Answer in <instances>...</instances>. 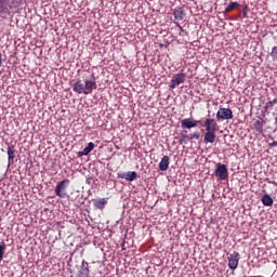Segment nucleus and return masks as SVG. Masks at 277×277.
<instances>
[{"instance_id":"nucleus-1","label":"nucleus","mask_w":277,"mask_h":277,"mask_svg":"<svg viewBox=\"0 0 277 277\" xmlns=\"http://www.w3.org/2000/svg\"><path fill=\"white\" fill-rule=\"evenodd\" d=\"M70 185V180L65 179L61 181L56 187H55V195L58 196V198H66V187Z\"/></svg>"},{"instance_id":"nucleus-2","label":"nucleus","mask_w":277,"mask_h":277,"mask_svg":"<svg viewBox=\"0 0 277 277\" xmlns=\"http://www.w3.org/2000/svg\"><path fill=\"white\" fill-rule=\"evenodd\" d=\"M214 174L220 181H226V179H228V169L226 168V164L217 163Z\"/></svg>"},{"instance_id":"nucleus-3","label":"nucleus","mask_w":277,"mask_h":277,"mask_svg":"<svg viewBox=\"0 0 277 277\" xmlns=\"http://www.w3.org/2000/svg\"><path fill=\"white\" fill-rule=\"evenodd\" d=\"M216 120H233V110L230 108L221 107L216 113Z\"/></svg>"},{"instance_id":"nucleus-4","label":"nucleus","mask_w":277,"mask_h":277,"mask_svg":"<svg viewBox=\"0 0 277 277\" xmlns=\"http://www.w3.org/2000/svg\"><path fill=\"white\" fill-rule=\"evenodd\" d=\"M186 77L187 76L184 72L175 74L171 79L169 88H171V90H174L175 88H177V85H181V83H185Z\"/></svg>"},{"instance_id":"nucleus-5","label":"nucleus","mask_w":277,"mask_h":277,"mask_svg":"<svg viewBox=\"0 0 277 277\" xmlns=\"http://www.w3.org/2000/svg\"><path fill=\"white\" fill-rule=\"evenodd\" d=\"M96 78L92 74V80H84V94H92L93 90H96Z\"/></svg>"},{"instance_id":"nucleus-6","label":"nucleus","mask_w":277,"mask_h":277,"mask_svg":"<svg viewBox=\"0 0 277 277\" xmlns=\"http://www.w3.org/2000/svg\"><path fill=\"white\" fill-rule=\"evenodd\" d=\"M205 127H206V131L208 132L217 133V131H220V127L217 126V122L215 121V119H211V118L206 119Z\"/></svg>"},{"instance_id":"nucleus-7","label":"nucleus","mask_w":277,"mask_h":277,"mask_svg":"<svg viewBox=\"0 0 277 277\" xmlns=\"http://www.w3.org/2000/svg\"><path fill=\"white\" fill-rule=\"evenodd\" d=\"M198 120H195L194 118H186L181 121V128L182 129H194L198 127Z\"/></svg>"},{"instance_id":"nucleus-8","label":"nucleus","mask_w":277,"mask_h":277,"mask_svg":"<svg viewBox=\"0 0 277 277\" xmlns=\"http://www.w3.org/2000/svg\"><path fill=\"white\" fill-rule=\"evenodd\" d=\"M239 266V252L234 251L233 254L228 258V267L229 269H235Z\"/></svg>"},{"instance_id":"nucleus-9","label":"nucleus","mask_w":277,"mask_h":277,"mask_svg":"<svg viewBox=\"0 0 277 277\" xmlns=\"http://www.w3.org/2000/svg\"><path fill=\"white\" fill-rule=\"evenodd\" d=\"M118 179H124L126 181H135L137 179V173L135 171H129L127 173L120 172L117 174Z\"/></svg>"},{"instance_id":"nucleus-10","label":"nucleus","mask_w":277,"mask_h":277,"mask_svg":"<svg viewBox=\"0 0 277 277\" xmlns=\"http://www.w3.org/2000/svg\"><path fill=\"white\" fill-rule=\"evenodd\" d=\"M72 90L77 94H85V84L81 80H77L72 85Z\"/></svg>"},{"instance_id":"nucleus-11","label":"nucleus","mask_w":277,"mask_h":277,"mask_svg":"<svg viewBox=\"0 0 277 277\" xmlns=\"http://www.w3.org/2000/svg\"><path fill=\"white\" fill-rule=\"evenodd\" d=\"M170 168V157L169 156H163L160 163H159V170L161 172H166Z\"/></svg>"},{"instance_id":"nucleus-12","label":"nucleus","mask_w":277,"mask_h":277,"mask_svg":"<svg viewBox=\"0 0 277 277\" xmlns=\"http://www.w3.org/2000/svg\"><path fill=\"white\" fill-rule=\"evenodd\" d=\"M105 205H107V199L105 198L93 199V207H95V209H100V211H103L105 209Z\"/></svg>"},{"instance_id":"nucleus-13","label":"nucleus","mask_w":277,"mask_h":277,"mask_svg":"<svg viewBox=\"0 0 277 277\" xmlns=\"http://www.w3.org/2000/svg\"><path fill=\"white\" fill-rule=\"evenodd\" d=\"M94 146H95L94 143L90 142V143L88 144V146L84 147V149H83L82 151H79V153H78V157L88 156V154H90L91 151L94 150Z\"/></svg>"},{"instance_id":"nucleus-14","label":"nucleus","mask_w":277,"mask_h":277,"mask_svg":"<svg viewBox=\"0 0 277 277\" xmlns=\"http://www.w3.org/2000/svg\"><path fill=\"white\" fill-rule=\"evenodd\" d=\"M215 132H209L207 131L205 134V142L209 143V144H213V142H215Z\"/></svg>"},{"instance_id":"nucleus-15","label":"nucleus","mask_w":277,"mask_h":277,"mask_svg":"<svg viewBox=\"0 0 277 277\" xmlns=\"http://www.w3.org/2000/svg\"><path fill=\"white\" fill-rule=\"evenodd\" d=\"M262 205H264V207H272L274 205V199L266 194L262 197Z\"/></svg>"},{"instance_id":"nucleus-16","label":"nucleus","mask_w":277,"mask_h":277,"mask_svg":"<svg viewBox=\"0 0 277 277\" xmlns=\"http://www.w3.org/2000/svg\"><path fill=\"white\" fill-rule=\"evenodd\" d=\"M79 277H90V268H88V263H82V267L79 272Z\"/></svg>"},{"instance_id":"nucleus-17","label":"nucleus","mask_w":277,"mask_h":277,"mask_svg":"<svg viewBox=\"0 0 277 277\" xmlns=\"http://www.w3.org/2000/svg\"><path fill=\"white\" fill-rule=\"evenodd\" d=\"M8 3H10V0H0V14L10 12Z\"/></svg>"},{"instance_id":"nucleus-18","label":"nucleus","mask_w":277,"mask_h":277,"mask_svg":"<svg viewBox=\"0 0 277 277\" xmlns=\"http://www.w3.org/2000/svg\"><path fill=\"white\" fill-rule=\"evenodd\" d=\"M173 14L176 21H183L185 18V13H183V10L181 9L175 10Z\"/></svg>"},{"instance_id":"nucleus-19","label":"nucleus","mask_w":277,"mask_h":277,"mask_svg":"<svg viewBox=\"0 0 277 277\" xmlns=\"http://www.w3.org/2000/svg\"><path fill=\"white\" fill-rule=\"evenodd\" d=\"M253 128L255 129V131H256L258 133H263V121L256 120V121L253 123Z\"/></svg>"},{"instance_id":"nucleus-20","label":"nucleus","mask_w":277,"mask_h":277,"mask_svg":"<svg viewBox=\"0 0 277 277\" xmlns=\"http://www.w3.org/2000/svg\"><path fill=\"white\" fill-rule=\"evenodd\" d=\"M235 8H239V3L237 2H230L226 9H225V14H229V12H233V10H235Z\"/></svg>"},{"instance_id":"nucleus-21","label":"nucleus","mask_w":277,"mask_h":277,"mask_svg":"<svg viewBox=\"0 0 277 277\" xmlns=\"http://www.w3.org/2000/svg\"><path fill=\"white\" fill-rule=\"evenodd\" d=\"M9 161H14V157H16V151H14V147L8 148Z\"/></svg>"},{"instance_id":"nucleus-22","label":"nucleus","mask_w":277,"mask_h":277,"mask_svg":"<svg viewBox=\"0 0 277 277\" xmlns=\"http://www.w3.org/2000/svg\"><path fill=\"white\" fill-rule=\"evenodd\" d=\"M5 249H6L5 242H2L0 245V261H3V254H5Z\"/></svg>"},{"instance_id":"nucleus-23","label":"nucleus","mask_w":277,"mask_h":277,"mask_svg":"<svg viewBox=\"0 0 277 277\" xmlns=\"http://www.w3.org/2000/svg\"><path fill=\"white\" fill-rule=\"evenodd\" d=\"M271 57H273L274 62H277V45L272 49Z\"/></svg>"},{"instance_id":"nucleus-24","label":"nucleus","mask_w":277,"mask_h":277,"mask_svg":"<svg viewBox=\"0 0 277 277\" xmlns=\"http://www.w3.org/2000/svg\"><path fill=\"white\" fill-rule=\"evenodd\" d=\"M189 142V135L182 134V137L180 138V144H187Z\"/></svg>"},{"instance_id":"nucleus-25","label":"nucleus","mask_w":277,"mask_h":277,"mask_svg":"<svg viewBox=\"0 0 277 277\" xmlns=\"http://www.w3.org/2000/svg\"><path fill=\"white\" fill-rule=\"evenodd\" d=\"M276 104H277V100L269 101L266 103V108L272 109V107H274V105H276Z\"/></svg>"},{"instance_id":"nucleus-26","label":"nucleus","mask_w":277,"mask_h":277,"mask_svg":"<svg viewBox=\"0 0 277 277\" xmlns=\"http://www.w3.org/2000/svg\"><path fill=\"white\" fill-rule=\"evenodd\" d=\"M189 140H200V134L198 132L188 135Z\"/></svg>"},{"instance_id":"nucleus-27","label":"nucleus","mask_w":277,"mask_h":277,"mask_svg":"<svg viewBox=\"0 0 277 277\" xmlns=\"http://www.w3.org/2000/svg\"><path fill=\"white\" fill-rule=\"evenodd\" d=\"M14 8H17L16 2H12V3L9 5V10H14Z\"/></svg>"},{"instance_id":"nucleus-28","label":"nucleus","mask_w":277,"mask_h":277,"mask_svg":"<svg viewBox=\"0 0 277 277\" xmlns=\"http://www.w3.org/2000/svg\"><path fill=\"white\" fill-rule=\"evenodd\" d=\"M2 62H3V56L1 55V52H0V66H1Z\"/></svg>"},{"instance_id":"nucleus-29","label":"nucleus","mask_w":277,"mask_h":277,"mask_svg":"<svg viewBox=\"0 0 277 277\" xmlns=\"http://www.w3.org/2000/svg\"><path fill=\"white\" fill-rule=\"evenodd\" d=\"M177 27H180L181 31H183V27L181 25H177Z\"/></svg>"},{"instance_id":"nucleus-30","label":"nucleus","mask_w":277,"mask_h":277,"mask_svg":"<svg viewBox=\"0 0 277 277\" xmlns=\"http://www.w3.org/2000/svg\"><path fill=\"white\" fill-rule=\"evenodd\" d=\"M272 146H277V142H274V143L272 144Z\"/></svg>"}]
</instances>
